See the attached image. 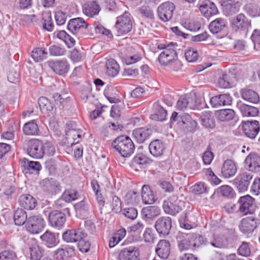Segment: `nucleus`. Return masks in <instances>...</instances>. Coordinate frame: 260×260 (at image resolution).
<instances>
[{"mask_svg":"<svg viewBox=\"0 0 260 260\" xmlns=\"http://www.w3.org/2000/svg\"><path fill=\"white\" fill-rule=\"evenodd\" d=\"M237 172V167L234 162L231 159H226L224 161L221 173L224 178H229L233 177Z\"/></svg>","mask_w":260,"mask_h":260,"instance_id":"36","label":"nucleus"},{"mask_svg":"<svg viewBox=\"0 0 260 260\" xmlns=\"http://www.w3.org/2000/svg\"><path fill=\"white\" fill-rule=\"evenodd\" d=\"M202 125L206 128H212L215 126L213 116L210 112H205L201 116Z\"/></svg>","mask_w":260,"mask_h":260,"instance_id":"49","label":"nucleus"},{"mask_svg":"<svg viewBox=\"0 0 260 260\" xmlns=\"http://www.w3.org/2000/svg\"><path fill=\"white\" fill-rule=\"evenodd\" d=\"M231 27L235 31H248L251 27V23L247 17L242 13L239 14L233 19Z\"/></svg>","mask_w":260,"mask_h":260,"instance_id":"9","label":"nucleus"},{"mask_svg":"<svg viewBox=\"0 0 260 260\" xmlns=\"http://www.w3.org/2000/svg\"><path fill=\"white\" fill-rule=\"evenodd\" d=\"M47 63L53 72L59 75L66 74L70 70V63L66 58L50 59Z\"/></svg>","mask_w":260,"mask_h":260,"instance_id":"6","label":"nucleus"},{"mask_svg":"<svg viewBox=\"0 0 260 260\" xmlns=\"http://www.w3.org/2000/svg\"><path fill=\"white\" fill-rule=\"evenodd\" d=\"M40 239L43 244L48 248L55 247L59 243L58 237L55 235V233L48 230H47L40 236Z\"/></svg>","mask_w":260,"mask_h":260,"instance_id":"30","label":"nucleus"},{"mask_svg":"<svg viewBox=\"0 0 260 260\" xmlns=\"http://www.w3.org/2000/svg\"><path fill=\"white\" fill-rule=\"evenodd\" d=\"M43 143L38 139H31L27 143L26 149L28 154L34 158H41L43 156Z\"/></svg>","mask_w":260,"mask_h":260,"instance_id":"14","label":"nucleus"},{"mask_svg":"<svg viewBox=\"0 0 260 260\" xmlns=\"http://www.w3.org/2000/svg\"><path fill=\"white\" fill-rule=\"evenodd\" d=\"M31 260H40L43 256L44 249L38 244H32L29 248Z\"/></svg>","mask_w":260,"mask_h":260,"instance_id":"47","label":"nucleus"},{"mask_svg":"<svg viewBox=\"0 0 260 260\" xmlns=\"http://www.w3.org/2000/svg\"><path fill=\"white\" fill-rule=\"evenodd\" d=\"M218 192L221 196L228 198H232L234 194L233 189L229 185L220 186L218 188Z\"/></svg>","mask_w":260,"mask_h":260,"instance_id":"61","label":"nucleus"},{"mask_svg":"<svg viewBox=\"0 0 260 260\" xmlns=\"http://www.w3.org/2000/svg\"><path fill=\"white\" fill-rule=\"evenodd\" d=\"M142 55L140 53L136 51L135 53L132 54L131 55L124 56L123 59L122 60L123 63L129 65L135 63L141 60L142 59Z\"/></svg>","mask_w":260,"mask_h":260,"instance_id":"57","label":"nucleus"},{"mask_svg":"<svg viewBox=\"0 0 260 260\" xmlns=\"http://www.w3.org/2000/svg\"><path fill=\"white\" fill-rule=\"evenodd\" d=\"M61 196L65 202L70 203L77 200L78 198V194L76 190L70 189L66 190Z\"/></svg>","mask_w":260,"mask_h":260,"instance_id":"56","label":"nucleus"},{"mask_svg":"<svg viewBox=\"0 0 260 260\" xmlns=\"http://www.w3.org/2000/svg\"><path fill=\"white\" fill-rule=\"evenodd\" d=\"M245 135L248 138L253 139L258 134L260 130V125L258 121H247L242 125Z\"/></svg>","mask_w":260,"mask_h":260,"instance_id":"18","label":"nucleus"},{"mask_svg":"<svg viewBox=\"0 0 260 260\" xmlns=\"http://www.w3.org/2000/svg\"><path fill=\"white\" fill-rule=\"evenodd\" d=\"M160 209L156 206H149L142 208L141 215L144 220L153 219L160 214Z\"/></svg>","mask_w":260,"mask_h":260,"instance_id":"32","label":"nucleus"},{"mask_svg":"<svg viewBox=\"0 0 260 260\" xmlns=\"http://www.w3.org/2000/svg\"><path fill=\"white\" fill-rule=\"evenodd\" d=\"M165 149V143L159 139H155L152 141L149 145V152L155 157L162 156Z\"/></svg>","mask_w":260,"mask_h":260,"instance_id":"23","label":"nucleus"},{"mask_svg":"<svg viewBox=\"0 0 260 260\" xmlns=\"http://www.w3.org/2000/svg\"><path fill=\"white\" fill-rule=\"evenodd\" d=\"M66 136L68 144L72 146L81 140V131L79 129H69L66 130Z\"/></svg>","mask_w":260,"mask_h":260,"instance_id":"38","label":"nucleus"},{"mask_svg":"<svg viewBox=\"0 0 260 260\" xmlns=\"http://www.w3.org/2000/svg\"><path fill=\"white\" fill-rule=\"evenodd\" d=\"M107 75L111 77H116L119 72V66L117 61L112 58L108 59L106 64Z\"/></svg>","mask_w":260,"mask_h":260,"instance_id":"41","label":"nucleus"},{"mask_svg":"<svg viewBox=\"0 0 260 260\" xmlns=\"http://www.w3.org/2000/svg\"><path fill=\"white\" fill-rule=\"evenodd\" d=\"M100 10V5L95 1L88 2L82 6L83 13L91 17L98 15Z\"/></svg>","mask_w":260,"mask_h":260,"instance_id":"35","label":"nucleus"},{"mask_svg":"<svg viewBox=\"0 0 260 260\" xmlns=\"http://www.w3.org/2000/svg\"><path fill=\"white\" fill-rule=\"evenodd\" d=\"M177 46V44L174 42L167 44L160 43L157 45L159 50H163L158 57L161 65L167 66L171 63L175 62L176 64L180 66V63L177 60L178 55L176 48Z\"/></svg>","mask_w":260,"mask_h":260,"instance_id":"1","label":"nucleus"},{"mask_svg":"<svg viewBox=\"0 0 260 260\" xmlns=\"http://www.w3.org/2000/svg\"><path fill=\"white\" fill-rule=\"evenodd\" d=\"M172 226V219L170 217L163 216L155 221L154 227L160 236H168Z\"/></svg>","mask_w":260,"mask_h":260,"instance_id":"10","label":"nucleus"},{"mask_svg":"<svg viewBox=\"0 0 260 260\" xmlns=\"http://www.w3.org/2000/svg\"><path fill=\"white\" fill-rule=\"evenodd\" d=\"M246 12L251 17L260 16V8L253 4H249L245 6Z\"/></svg>","mask_w":260,"mask_h":260,"instance_id":"59","label":"nucleus"},{"mask_svg":"<svg viewBox=\"0 0 260 260\" xmlns=\"http://www.w3.org/2000/svg\"><path fill=\"white\" fill-rule=\"evenodd\" d=\"M21 165L24 168L23 171L26 174H38L42 169L38 161H29L26 158L20 160Z\"/></svg>","mask_w":260,"mask_h":260,"instance_id":"24","label":"nucleus"},{"mask_svg":"<svg viewBox=\"0 0 260 260\" xmlns=\"http://www.w3.org/2000/svg\"><path fill=\"white\" fill-rule=\"evenodd\" d=\"M143 238L146 243H153L156 239L155 234L153 229L146 228L143 234Z\"/></svg>","mask_w":260,"mask_h":260,"instance_id":"58","label":"nucleus"},{"mask_svg":"<svg viewBox=\"0 0 260 260\" xmlns=\"http://www.w3.org/2000/svg\"><path fill=\"white\" fill-rule=\"evenodd\" d=\"M38 104L42 113H46L50 116L55 111V108L53 103L47 98L41 96L38 99Z\"/></svg>","mask_w":260,"mask_h":260,"instance_id":"33","label":"nucleus"},{"mask_svg":"<svg viewBox=\"0 0 260 260\" xmlns=\"http://www.w3.org/2000/svg\"><path fill=\"white\" fill-rule=\"evenodd\" d=\"M152 134V129L146 127L136 128L133 131V138L138 143L145 142Z\"/></svg>","mask_w":260,"mask_h":260,"instance_id":"21","label":"nucleus"},{"mask_svg":"<svg viewBox=\"0 0 260 260\" xmlns=\"http://www.w3.org/2000/svg\"><path fill=\"white\" fill-rule=\"evenodd\" d=\"M42 27L44 30L48 31H52L53 30L54 24L50 13L43 14Z\"/></svg>","mask_w":260,"mask_h":260,"instance_id":"55","label":"nucleus"},{"mask_svg":"<svg viewBox=\"0 0 260 260\" xmlns=\"http://www.w3.org/2000/svg\"><path fill=\"white\" fill-rule=\"evenodd\" d=\"M13 218L15 224L21 226L26 224L28 217L26 211L22 208H17L14 212Z\"/></svg>","mask_w":260,"mask_h":260,"instance_id":"43","label":"nucleus"},{"mask_svg":"<svg viewBox=\"0 0 260 260\" xmlns=\"http://www.w3.org/2000/svg\"><path fill=\"white\" fill-rule=\"evenodd\" d=\"M57 37L63 41L68 48L74 46L75 41L69 34H57Z\"/></svg>","mask_w":260,"mask_h":260,"instance_id":"60","label":"nucleus"},{"mask_svg":"<svg viewBox=\"0 0 260 260\" xmlns=\"http://www.w3.org/2000/svg\"><path fill=\"white\" fill-rule=\"evenodd\" d=\"M196 106L194 99L189 95L180 96L177 103V108L180 110H184L186 108L193 109Z\"/></svg>","mask_w":260,"mask_h":260,"instance_id":"28","label":"nucleus"},{"mask_svg":"<svg viewBox=\"0 0 260 260\" xmlns=\"http://www.w3.org/2000/svg\"><path fill=\"white\" fill-rule=\"evenodd\" d=\"M167 111L161 106L156 105V112L150 116L151 119L155 121H163L166 119Z\"/></svg>","mask_w":260,"mask_h":260,"instance_id":"50","label":"nucleus"},{"mask_svg":"<svg viewBox=\"0 0 260 260\" xmlns=\"http://www.w3.org/2000/svg\"><path fill=\"white\" fill-rule=\"evenodd\" d=\"M259 224V220L253 216L243 218L239 224L240 231L243 234L251 233Z\"/></svg>","mask_w":260,"mask_h":260,"instance_id":"16","label":"nucleus"},{"mask_svg":"<svg viewBox=\"0 0 260 260\" xmlns=\"http://www.w3.org/2000/svg\"><path fill=\"white\" fill-rule=\"evenodd\" d=\"M215 115L217 119L221 121H224L233 119L235 113L233 109H223L216 111Z\"/></svg>","mask_w":260,"mask_h":260,"instance_id":"42","label":"nucleus"},{"mask_svg":"<svg viewBox=\"0 0 260 260\" xmlns=\"http://www.w3.org/2000/svg\"><path fill=\"white\" fill-rule=\"evenodd\" d=\"M42 190L47 194L53 196L60 192L61 186L59 182L54 178H47L40 182Z\"/></svg>","mask_w":260,"mask_h":260,"instance_id":"7","label":"nucleus"},{"mask_svg":"<svg viewBox=\"0 0 260 260\" xmlns=\"http://www.w3.org/2000/svg\"><path fill=\"white\" fill-rule=\"evenodd\" d=\"M200 11L206 17H211L218 13L216 5L209 0L206 1L200 5Z\"/></svg>","mask_w":260,"mask_h":260,"instance_id":"31","label":"nucleus"},{"mask_svg":"<svg viewBox=\"0 0 260 260\" xmlns=\"http://www.w3.org/2000/svg\"><path fill=\"white\" fill-rule=\"evenodd\" d=\"M238 203L239 204V210L244 215L252 214L256 207L254 199L249 195L241 197Z\"/></svg>","mask_w":260,"mask_h":260,"instance_id":"11","label":"nucleus"},{"mask_svg":"<svg viewBox=\"0 0 260 260\" xmlns=\"http://www.w3.org/2000/svg\"><path fill=\"white\" fill-rule=\"evenodd\" d=\"M87 24L85 20L80 17L71 19L68 23L67 27L71 32L75 31H83L87 28Z\"/></svg>","mask_w":260,"mask_h":260,"instance_id":"27","label":"nucleus"},{"mask_svg":"<svg viewBox=\"0 0 260 260\" xmlns=\"http://www.w3.org/2000/svg\"><path fill=\"white\" fill-rule=\"evenodd\" d=\"M18 201L19 205L27 210H32L37 205V200L29 194H22Z\"/></svg>","mask_w":260,"mask_h":260,"instance_id":"34","label":"nucleus"},{"mask_svg":"<svg viewBox=\"0 0 260 260\" xmlns=\"http://www.w3.org/2000/svg\"><path fill=\"white\" fill-rule=\"evenodd\" d=\"M139 199V193L134 190L129 191L124 197V200L127 204H138Z\"/></svg>","mask_w":260,"mask_h":260,"instance_id":"54","label":"nucleus"},{"mask_svg":"<svg viewBox=\"0 0 260 260\" xmlns=\"http://www.w3.org/2000/svg\"><path fill=\"white\" fill-rule=\"evenodd\" d=\"M112 147L124 157L131 156L135 151V145L132 139L128 136L118 137L112 143Z\"/></svg>","mask_w":260,"mask_h":260,"instance_id":"2","label":"nucleus"},{"mask_svg":"<svg viewBox=\"0 0 260 260\" xmlns=\"http://www.w3.org/2000/svg\"><path fill=\"white\" fill-rule=\"evenodd\" d=\"M45 226V221L39 214L29 216L25 224L26 230L32 234H38L41 233Z\"/></svg>","mask_w":260,"mask_h":260,"instance_id":"3","label":"nucleus"},{"mask_svg":"<svg viewBox=\"0 0 260 260\" xmlns=\"http://www.w3.org/2000/svg\"><path fill=\"white\" fill-rule=\"evenodd\" d=\"M182 26L190 31H202L204 29V25L201 20H193L185 22Z\"/></svg>","mask_w":260,"mask_h":260,"instance_id":"46","label":"nucleus"},{"mask_svg":"<svg viewBox=\"0 0 260 260\" xmlns=\"http://www.w3.org/2000/svg\"><path fill=\"white\" fill-rule=\"evenodd\" d=\"M218 248H226L229 246V239L223 235L213 234L211 238L208 239L207 245Z\"/></svg>","mask_w":260,"mask_h":260,"instance_id":"19","label":"nucleus"},{"mask_svg":"<svg viewBox=\"0 0 260 260\" xmlns=\"http://www.w3.org/2000/svg\"><path fill=\"white\" fill-rule=\"evenodd\" d=\"M91 91V86L88 83L81 86L79 91L81 99L86 102L89 98L92 96Z\"/></svg>","mask_w":260,"mask_h":260,"instance_id":"51","label":"nucleus"},{"mask_svg":"<svg viewBox=\"0 0 260 260\" xmlns=\"http://www.w3.org/2000/svg\"><path fill=\"white\" fill-rule=\"evenodd\" d=\"M139 252L133 246L124 248L121 250L119 254L120 260H138Z\"/></svg>","mask_w":260,"mask_h":260,"instance_id":"29","label":"nucleus"},{"mask_svg":"<svg viewBox=\"0 0 260 260\" xmlns=\"http://www.w3.org/2000/svg\"><path fill=\"white\" fill-rule=\"evenodd\" d=\"M47 54L45 48H36L32 51L31 56L36 62H40L47 58Z\"/></svg>","mask_w":260,"mask_h":260,"instance_id":"48","label":"nucleus"},{"mask_svg":"<svg viewBox=\"0 0 260 260\" xmlns=\"http://www.w3.org/2000/svg\"><path fill=\"white\" fill-rule=\"evenodd\" d=\"M49 54L51 56H59L65 55L66 50L57 45H52L49 48Z\"/></svg>","mask_w":260,"mask_h":260,"instance_id":"62","label":"nucleus"},{"mask_svg":"<svg viewBox=\"0 0 260 260\" xmlns=\"http://www.w3.org/2000/svg\"><path fill=\"white\" fill-rule=\"evenodd\" d=\"M183 203L178 200L177 196H172L167 200L164 202L162 207L166 214L175 216L182 211Z\"/></svg>","mask_w":260,"mask_h":260,"instance_id":"5","label":"nucleus"},{"mask_svg":"<svg viewBox=\"0 0 260 260\" xmlns=\"http://www.w3.org/2000/svg\"><path fill=\"white\" fill-rule=\"evenodd\" d=\"M0 247L4 249L0 252V260H16L17 259V254L15 251V247L14 244L4 240L0 241Z\"/></svg>","mask_w":260,"mask_h":260,"instance_id":"12","label":"nucleus"},{"mask_svg":"<svg viewBox=\"0 0 260 260\" xmlns=\"http://www.w3.org/2000/svg\"><path fill=\"white\" fill-rule=\"evenodd\" d=\"M241 96L245 100L252 103H257L259 100L258 94L253 90L249 89H242Z\"/></svg>","mask_w":260,"mask_h":260,"instance_id":"45","label":"nucleus"},{"mask_svg":"<svg viewBox=\"0 0 260 260\" xmlns=\"http://www.w3.org/2000/svg\"><path fill=\"white\" fill-rule=\"evenodd\" d=\"M252 178L253 175L250 173L244 172L238 174L232 181V183L240 192H244L247 190Z\"/></svg>","mask_w":260,"mask_h":260,"instance_id":"8","label":"nucleus"},{"mask_svg":"<svg viewBox=\"0 0 260 260\" xmlns=\"http://www.w3.org/2000/svg\"><path fill=\"white\" fill-rule=\"evenodd\" d=\"M74 247L73 246H63L53 251V258L57 260H63L74 255Z\"/></svg>","mask_w":260,"mask_h":260,"instance_id":"25","label":"nucleus"},{"mask_svg":"<svg viewBox=\"0 0 260 260\" xmlns=\"http://www.w3.org/2000/svg\"><path fill=\"white\" fill-rule=\"evenodd\" d=\"M191 189L193 193L201 194L207 192V187L204 183L199 182L193 185Z\"/></svg>","mask_w":260,"mask_h":260,"instance_id":"64","label":"nucleus"},{"mask_svg":"<svg viewBox=\"0 0 260 260\" xmlns=\"http://www.w3.org/2000/svg\"><path fill=\"white\" fill-rule=\"evenodd\" d=\"M231 75L224 74L219 77L218 84L220 87L222 88H231L233 85V82L231 79Z\"/></svg>","mask_w":260,"mask_h":260,"instance_id":"52","label":"nucleus"},{"mask_svg":"<svg viewBox=\"0 0 260 260\" xmlns=\"http://www.w3.org/2000/svg\"><path fill=\"white\" fill-rule=\"evenodd\" d=\"M155 252L161 259L168 258L171 253V244L168 240H160L157 244Z\"/></svg>","mask_w":260,"mask_h":260,"instance_id":"20","label":"nucleus"},{"mask_svg":"<svg viewBox=\"0 0 260 260\" xmlns=\"http://www.w3.org/2000/svg\"><path fill=\"white\" fill-rule=\"evenodd\" d=\"M190 237L192 246L194 248L202 245H207L208 239L202 235L194 234Z\"/></svg>","mask_w":260,"mask_h":260,"instance_id":"53","label":"nucleus"},{"mask_svg":"<svg viewBox=\"0 0 260 260\" xmlns=\"http://www.w3.org/2000/svg\"><path fill=\"white\" fill-rule=\"evenodd\" d=\"M245 167L249 171L258 172L260 171V157L257 154L250 153L245 160Z\"/></svg>","mask_w":260,"mask_h":260,"instance_id":"22","label":"nucleus"},{"mask_svg":"<svg viewBox=\"0 0 260 260\" xmlns=\"http://www.w3.org/2000/svg\"><path fill=\"white\" fill-rule=\"evenodd\" d=\"M141 191V198L144 204H152L154 203L155 197L149 185H144Z\"/></svg>","mask_w":260,"mask_h":260,"instance_id":"40","label":"nucleus"},{"mask_svg":"<svg viewBox=\"0 0 260 260\" xmlns=\"http://www.w3.org/2000/svg\"><path fill=\"white\" fill-rule=\"evenodd\" d=\"M43 155L48 156H53L55 153V148L54 145L50 142H46L43 143Z\"/></svg>","mask_w":260,"mask_h":260,"instance_id":"63","label":"nucleus"},{"mask_svg":"<svg viewBox=\"0 0 260 260\" xmlns=\"http://www.w3.org/2000/svg\"><path fill=\"white\" fill-rule=\"evenodd\" d=\"M208 27L211 32H219L226 27V22L222 18H217L210 23Z\"/></svg>","mask_w":260,"mask_h":260,"instance_id":"44","label":"nucleus"},{"mask_svg":"<svg viewBox=\"0 0 260 260\" xmlns=\"http://www.w3.org/2000/svg\"><path fill=\"white\" fill-rule=\"evenodd\" d=\"M175 6L174 3L166 2L161 4L157 8L158 16L164 22L170 20L173 16Z\"/></svg>","mask_w":260,"mask_h":260,"instance_id":"15","label":"nucleus"},{"mask_svg":"<svg viewBox=\"0 0 260 260\" xmlns=\"http://www.w3.org/2000/svg\"><path fill=\"white\" fill-rule=\"evenodd\" d=\"M237 107L243 116L253 117L257 115L259 113L257 108L245 104L241 102L237 103Z\"/></svg>","mask_w":260,"mask_h":260,"instance_id":"37","label":"nucleus"},{"mask_svg":"<svg viewBox=\"0 0 260 260\" xmlns=\"http://www.w3.org/2000/svg\"><path fill=\"white\" fill-rule=\"evenodd\" d=\"M115 27L119 32H129L133 27L131 14L125 12L118 17Z\"/></svg>","mask_w":260,"mask_h":260,"instance_id":"13","label":"nucleus"},{"mask_svg":"<svg viewBox=\"0 0 260 260\" xmlns=\"http://www.w3.org/2000/svg\"><path fill=\"white\" fill-rule=\"evenodd\" d=\"M221 6L224 14L229 16L239 11L241 3L238 0H221Z\"/></svg>","mask_w":260,"mask_h":260,"instance_id":"17","label":"nucleus"},{"mask_svg":"<svg viewBox=\"0 0 260 260\" xmlns=\"http://www.w3.org/2000/svg\"><path fill=\"white\" fill-rule=\"evenodd\" d=\"M232 97L229 93H225L211 98L210 102L213 107L217 108L221 106L230 105L232 104Z\"/></svg>","mask_w":260,"mask_h":260,"instance_id":"26","label":"nucleus"},{"mask_svg":"<svg viewBox=\"0 0 260 260\" xmlns=\"http://www.w3.org/2000/svg\"><path fill=\"white\" fill-rule=\"evenodd\" d=\"M64 212H61L57 210L51 211L48 217L49 222L51 226L56 228L62 227L66 221V215L70 216V209L66 208Z\"/></svg>","mask_w":260,"mask_h":260,"instance_id":"4","label":"nucleus"},{"mask_svg":"<svg viewBox=\"0 0 260 260\" xmlns=\"http://www.w3.org/2000/svg\"><path fill=\"white\" fill-rule=\"evenodd\" d=\"M23 134L26 136H36L39 134V129L36 120H32L25 123L22 128Z\"/></svg>","mask_w":260,"mask_h":260,"instance_id":"39","label":"nucleus"}]
</instances>
